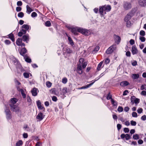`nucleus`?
I'll return each instance as SVG.
<instances>
[{
	"label": "nucleus",
	"instance_id": "338daca9",
	"mask_svg": "<svg viewBox=\"0 0 146 146\" xmlns=\"http://www.w3.org/2000/svg\"><path fill=\"white\" fill-rule=\"evenodd\" d=\"M141 119L145 121L146 119V116L145 115H144L142 116Z\"/></svg>",
	"mask_w": 146,
	"mask_h": 146
},
{
	"label": "nucleus",
	"instance_id": "f257e3e1",
	"mask_svg": "<svg viewBox=\"0 0 146 146\" xmlns=\"http://www.w3.org/2000/svg\"><path fill=\"white\" fill-rule=\"evenodd\" d=\"M84 60L83 58H80L79 59V64H78L77 68V70L78 72L80 74H82L83 71L82 70V68H84L86 66L87 64V62H84Z\"/></svg>",
	"mask_w": 146,
	"mask_h": 146
},
{
	"label": "nucleus",
	"instance_id": "cd10ccee",
	"mask_svg": "<svg viewBox=\"0 0 146 146\" xmlns=\"http://www.w3.org/2000/svg\"><path fill=\"white\" fill-rule=\"evenodd\" d=\"M22 42V40L20 38H18L16 41V44L19 46L20 45V44Z\"/></svg>",
	"mask_w": 146,
	"mask_h": 146
},
{
	"label": "nucleus",
	"instance_id": "4c0bfd02",
	"mask_svg": "<svg viewBox=\"0 0 146 146\" xmlns=\"http://www.w3.org/2000/svg\"><path fill=\"white\" fill-rule=\"evenodd\" d=\"M123 111V108L121 106H119L117 109V111L119 112H122Z\"/></svg>",
	"mask_w": 146,
	"mask_h": 146
},
{
	"label": "nucleus",
	"instance_id": "a18cd8bd",
	"mask_svg": "<svg viewBox=\"0 0 146 146\" xmlns=\"http://www.w3.org/2000/svg\"><path fill=\"white\" fill-rule=\"evenodd\" d=\"M67 79L66 78H63L62 80V82L64 84H66L67 82Z\"/></svg>",
	"mask_w": 146,
	"mask_h": 146
},
{
	"label": "nucleus",
	"instance_id": "a211bd4d",
	"mask_svg": "<svg viewBox=\"0 0 146 146\" xmlns=\"http://www.w3.org/2000/svg\"><path fill=\"white\" fill-rule=\"evenodd\" d=\"M64 51H65L66 52L69 54L72 53V51L68 47L64 48Z\"/></svg>",
	"mask_w": 146,
	"mask_h": 146
},
{
	"label": "nucleus",
	"instance_id": "09e8293b",
	"mask_svg": "<svg viewBox=\"0 0 146 146\" xmlns=\"http://www.w3.org/2000/svg\"><path fill=\"white\" fill-rule=\"evenodd\" d=\"M112 96L110 94V93H109L108 95V96L107 97V99L108 100H109L110 99H112L111 98Z\"/></svg>",
	"mask_w": 146,
	"mask_h": 146
},
{
	"label": "nucleus",
	"instance_id": "ddd939ff",
	"mask_svg": "<svg viewBox=\"0 0 146 146\" xmlns=\"http://www.w3.org/2000/svg\"><path fill=\"white\" fill-rule=\"evenodd\" d=\"M131 52L133 54H137L138 53V51L135 46L134 45L132 46L131 49Z\"/></svg>",
	"mask_w": 146,
	"mask_h": 146
},
{
	"label": "nucleus",
	"instance_id": "a19ab883",
	"mask_svg": "<svg viewBox=\"0 0 146 146\" xmlns=\"http://www.w3.org/2000/svg\"><path fill=\"white\" fill-rule=\"evenodd\" d=\"M140 35L143 36H144L145 35V32L144 31L141 30L140 32Z\"/></svg>",
	"mask_w": 146,
	"mask_h": 146
},
{
	"label": "nucleus",
	"instance_id": "aec40b11",
	"mask_svg": "<svg viewBox=\"0 0 146 146\" xmlns=\"http://www.w3.org/2000/svg\"><path fill=\"white\" fill-rule=\"evenodd\" d=\"M66 35L68 37V40L69 43L72 46H73L74 45V44L72 39L67 34H66Z\"/></svg>",
	"mask_w": 146,
	"mask_h": 146
},
{
	"label": "nucleus",
	"instance_id": "3c124183",
	"mask_svg": "<svg viewBox=\"0 0 146 146\" xmlns=\"http://www.w3.org/2000/svg\"><path fill=\"white\" fill-rule=\"evenodd\" d=\"M143 109L141 108H139L137 110V112L139 113H141L142 112Z\"/></svg>",
	"mask_w": 146,
	"mask_h": 146
},
{
	"label": "nucleus",
	"instance_id": "69168bd1",
	"mask_svg": "<svg viewBox=\"0 0 146 146\" xmlns=\"http://www.w3.org/2000/svg\"><path fill=\"white\" fill-rule=\"evenodd\" d=\"M28 134L27 133H24L23 134V136L25 138H26L28 137Z\"/></svg>",
	"mask_w": 146,
	"mask_h": 146
},
{
	"label": "nucleus",
	"instance_id": "1a4fd4ad",
	"mask_svg": "<svg viewBox=\"0 0 146 146\" xmlns=\"http://www.w3.org/2000/svg\"><path fill=\"white\" fill-rule=\"evenodd\" d=\"M45 115L43 113L39 112L36 117V121H42L44 118Z\"/></svg>",
	"mask_w": 146,
	"mask_h": 146
},
{
	"label": "nucleus",
	"instance_id": "c9c22d12",
	"mask_svg": "<svg viewBox=\"0 0 146 146\" xmlns=\"http://www.w3.org/2000/svg\"><path fill=\"white\" fill-rule=\"evenodd\" d=\"M94 82H95V81H94L93 82H92L91 83L88 84L86 85L85 86L86 89L87 88H89V87H90V86H91L92 85L94 84Z\"/></svg>",
	"mask_w": 146,
	"mask_h": 146
},
{
	"label": "nucleus",
	"instance_id": "ea45409f",
	"mask_svg": "<svg viewBox=\"0 0 146 146\" xmlns=\"http://www.w3.org/2000/svg\"><path fill=\"white\" fill-rule=\"evenodd\" d=\"M23 76L25 78H28L29 76V74L27 72H24L23 73Z\"/></svg>",
	"mask_w": 146,
	"mask_h": 146
},
{
	"label": "nucleus",
	"instance_id": "f03ea898",
	"mask_svg": "<svg viewBox=\"0 0 146 146\" xmlns=\"http://www.w3.org/2000/svg\"><path fill=\"white\" fill-rule=\"evenodd\" d=\"M111 9V6L109 5H104L100 7L99 12L102 17L104 16L106 12L110 11Z\"/></svg>",
	"mask_w": 146,
	"mask_h": 146
},
{
	"label": "nucleus",
	"instance_id": "5fc2aeb1",
	"mask_svg": "<svg viewBox=\"0 0 146 146\" xmlns=\"http://www.w3.org/2000/svg\"><path fill=\"white\" fill-rule=\"evenodd\" d=\"M127 23V27H129L131 25V23L129 21H126Z\"/></svg>",
	"mask_w": 146,
	"mask_h": 146
},
{
	"label": "nucleus",
	"instance_id": "774afa93",
	"mask_svg": "<svg viewBox=\"0 0 146 146\" xmlns=\"http://www.w3.org/2000/svg\"><path fill=\"white\" fill-rule=\"evenodd\" d=\"M141 94L143 96H145L146 95V92L145 91H143L141 92Z\"/></svg>",
	"mask_w": 146,
	"mask_h": 146
},
{
	"label": "nucleus",
	"instance_id": "052dcab7",
	"mask_svg": "<svg viewBox=\"0 0 146 146\" xmlns=\"http://www.w3.org/2000/svg\"><path fill=\"white\" fill-rule=\"evenodd\" d=\"M117 127L118 130H119L121 127V125L119 124H118L117 125Z\"/></svg>",
	"mask_w": 146,
	"mask_h": 146
},
{
	"label": "nucleus",
	"instance_id": "2eb2a0df",
	"mask_svg": "<svg viewBox=\"0 0 146 146\" xmlns=\"http://www.w3.org/2000/svg\"><path fill=\"white\" fill-rule=\"evenodd\" d=\"M18 101V99L15 98H12L11 99L10 104L15 105Z\"/></svg>",
	"mask_w": 146,
	"mask_h": 146
},
{
	"label": "nucleus",
	"instance_id": "37998d69",
	"mask_svg": "<svg viewBox=\"0 0 146 146\" xmlns=\"http://www.w3.org/2000/svg\"><path fill=\"white\" fill-rule=\"evenodd\" d=\"M46 85L48 87L50 88L52 84L50 82H47L46 83Z\"/></svg>",
	"mask_w": 146,
	"mask_h": 146
},
{
	"label": "nucleus",
	"instance_id": "72a5a7b5",
	"mask_svg": "<svg viewBox=\"0 0 146 146\" xmlns=\"http://www.w3.org/2000/svg\"><path fill=\"white\" fill-rule=\"evenodd\" d=\"M133 138L135 140H137L139 138V136L137 134L134 135H133Z\"/></svg>",
	"mask_w": 146,
	"mask_h": 146
},
{
	"label": "nucleus",
	"instance_id": "49530a36",
	"mask_svg": "<svg viewBox=\"0 0 146 146\" xmlns=\"http://www.w3.org/2000/svg\"><path fill=\"white\" fill-rule=\"evenodd\" d=\"M131 124L132 126H135L136 125V122L135 121L131 120Z\"/></svg>",
	"mask_w": 146,
	"mask_h": 146
},
{
	"label": "nucleus",
	"instance_id": "f704fd0d",
	"mask_svg": "<svg viewBox=\"0 0 146 146\" xmlns=\"http://www.w3.org/2000/svg\"><path fill=\"white\" fill-rule=\"evenodd\" d=\"M139 39L142 42H144L145 40V38L143 36H140Z\"/></svg>",
	"mask_w": 146,
	"mask_h": 146
},
{
	"label": "nucleus",
	"instance_id": "423d86ee",
	"mask_svg": "<svg viewBox=\"0 0 146 146\" xmlns=\"http://www.w3.org/2000/svg\"><path fill=\"white\" fill-rule=\"evenodd\" d=\"M79 30V32L81 33L82 34L86 35L88 36L90 34V32L89 30L83 29L80 28V29H78Z\"/></svg>",
	"mask_w": 146,
	"mask_h": 146
},
{
	"label": "nucleus",
	"instance_id": "13d9d810",
	"mask_svg": "<svg viewBox=\"0 0 146 146\" xmlns=\"http://www.w3.org/2000/svg\"><path fill=\"white\" fill-rule=\"evenodd\" d=\"M129 110V108L128 107H126L124 108V110L125 112H127Z\"/></svg>",
	"mask_w": 146,
	"mask_h": 146
},
{
	"label": "nucleus",
	"instance_id": "e2e57ef3",
	"mask_svg": "<svg viewBox=\"0 0 146 146\" xmlns=\"http://www.w3.org/2000/svg\"><path fill=\"white\" fill-rule=\"evenodd\" d=\"M16 11L17 12H19L21 11V8L20 7H17L16 8Z\"/></svg>",
	"mask_w": 146,
	"mask_h": 146
},
{
	"label": "nucleus",
	"instance_id": "dca6fc26",
	"mask_svg": "<svg viewBox=\"0 0 146 146\" xmlns=\"http://www.w3.org/2000/svg\"><path fill=\"white\" fill-rule=\"evenodd\" d=\"M37 104L38 108L39 109L41 110H43L44 111L45 109L42 106L41 103L40 101H37Z\"/></svg>",
	"mask_w": 146,
	"mask_h": 146
},
{
	"label": "nucleus",
	"instance_id": "bb28decb",
	"mask_svg": "<svg viewBox=\"0 0 146 146\" xmlns=\"http://www.w3.org/2000/svg\"><path fill=\"white\" fill-rule=\"evenodd\" d=\"M27 50L25 48H22L20 51V53L21 55L24 56L25 53L26 52Z\"/></svg>",
	"mask_w": 146,
	"mask_h": 146
},
{
	"label": "nucleus",
	"instance_id": "de8ad7c7",
	"mask_svg": "<svg viewBox=\"0 0 146 146\" xmlns=\"http://www.w3.org/2000/svg\"><path fill=\"white\" fill-rule=\"evenodd\" d=\"M141 90H146V85L144 84L142 85L141 87Z\"/></svg>",
	"mask_w": 146,
	"mask_h": 146
},
{
	"label": "nucleus",
	"instance_id": "39448f33",
	"mask_svg": "<svg viewBox=\"0 0 146 146\" xmlns=\"http://www.w3.org/2000/svg\"><path fill=\"white\" fill-rule=\"evenodd\" d=\"M123 8L125 10H128L132 7L131 4L129 2H124L123 5Z\"/></svg>",
	"mask_w": 146,
	"mask_h": 146
},
{
	"label": "nucleus",
	"instance_id": "864d4df0",
	"mask_svg": "<svg viewBox=\"0 0 146 146\" xmlns=\"http://www.w3.org/2000/svg\"><path fill=\"white\" fill-rule=\"evenodd\" d=\"M5 43L7 45H9L11 43V42L10 40H5Z\"/></svg>",
	"mask_w": 146,
	"mask_h": 146
},
{
	"label": "nucleus",
	"instance_id": "4468645a",
	"mask_svg": "<svg viewBox=\"0 0 146 146\" xmlns=\"http://www.w3.org/2000/svg\"><path fill=\"white\" fill-rule=\"evenodd\" d=\"M139 5L141 6L144 7L146 6V1L145 0H140L139 1Z\"/></svg>",
	"mask_w": 146,
	"mask_h": 146
},
{
	"label": "nucleus",
	"instance_id": "5701e85b",
	"mask_svg": "<svg viewBox=\"0 0 146 146\" xmlns=\"http://www.w3.org/2000/svg\"><path fill=\"white\" fill-rule=\"evenodd\" d=\"M129 84V82L127 81H123L120 83V85L122 86H125L128 85Z\"/></svg>",
	"mask_w": 146,
	"mask_h": 146
},
{
	"label": "nucleus",
	"instance_id": "9b49d317",
	"mask_svg": "<svg viewBox=\"0 0 146 146\" xmlns=\"http://www.w3.org/2000/svg\"><path fill=\"white\" fill-rule=\"evenodd\" d=\"M113 37L115 42L117 44H119L121 40L120 37L119 36L116 35H114Z\"/></svg>",
	"mask_w": 146,
	"mask_h": 146
},
{
	"label": "nucleus",
	"instance_id": "8fccbe9b",
	"mask_svg": "<svg viewBox=\"0 0 146 146\" xmlns=\"http://www.w3.org/2000/svg\"><path fill=\"white\" fill-rule=\"evenodd\" d=\"M37 14L35 12H33L32 13L31 15V16L33 17H35L37 16Z\"/></svg>",
	"mask_w": 146,
	"mask_h": 146
},
{
	"label": "nucleus",
	"instance_id": "f8f14e48",
	"mask_svg": "<svg viewBox=\"0 0 146 146\" xmlns=\"http://www.w3.org/2000/svg\"><path fill=\"white\" fill-rule=\"evenodd\" d=\"M131 102H133V104L134 103L133 101H134V103L135 104H138L139 102V100L138 98H135V97L134 96L131 97Z\"/></svg>",
	"mask_w": 146,
	"mask_h": 146
},
{
	"label": "nucleus",
	"instance_id": "c756f323",
	"mask_svg": "<svg viewBox=\"0 0 146 146\" xmlns=\"http://www.w3.org/2000/svg\"><path fill=\"white\" fill-rule=\"evenodd\" d=\"M9 38L13 41L14 42L15 41V39L14 38V36L13 34L11 33L9 34Z\"/></svg>",
	"mask_w": 146,
	"mask_h": 146
},
{
	"label": "nucleus",
	"instance_id": "f3484780",
	"mask_svg": "<svg viewBox=\"0 0 146 146\" xmlns=\"http://www.w3.org/2000/svg\"><path fill=\"white\" fill-rule=\"evenodd\" d=\"M17 90L18 91L21 92L23 97V98H25L26 96L25 94L24 93V90L22 89H20L19 88H17Z\"/></svg>",
	"mask_w": 146,
	"mask_h": 146
},
{
	"label": "nucleus",
	"instance_id": "0e129e2a",
	"mask_svg": "<svg viewBox=\"0 0 146 146\" xmlns=\"http://www.w3.org/2000/svg\"><path fill=\"white\" fill-rule=\"evenodd\" d=\"M110 60L109 58H107L106 59L105 61V63L106 64H108L110 62Z\"/></svg>",
	"mask_w": 146,
	"mask_h": 146
},
{
	"label": "nucleus",
	"instance_id": "680f3d73",
	"mask_svg": "<svg viewBox=\"0 0 146 146\" xmlns=\"http://www.w3.org/2000/svg\"><path fill=\"white\" fill-rule=\"evenodd\" d=\"M52 100L54 102H56L57 100V98L55 96H53L52 98Z\"/></svg>",
	"mask_w": 146,
	"mask_h": 146
},
{
	"label": "nucleus",
	"instance_id": "7ed1b4c3",
	"mask_svg": "<svg viewBox=\"0 0 146 146\" xmlns=\"http://www.w3.org/2000/svg\"><path fill=\"white\" fill-rule=\"evenodd\" d=\"M11 59L12 62L16 66L18 72L19 73H21V72L24 71V69L17 59L14 57H12Z\"/></svg>",
	"mask_w": 146,
	"mask_h": 146
},
{
	"label": "nucleus",
	"instance_id": "412c9836",
	"mask_svg": "<svg viewBox=\"0 0 146 146\" xmlns=\"http://www.w3.org/2000/svg\"><path fill=\"white\" fill-rule=\"evenodd\" d=\"M27 12L29 14L30 13L33 11V10L28 5H27L26 6Z\"/></svg>",
	"mask_w": 146,
	"mask_h": 146
},
{
	"label": "nucleus",
	"instance_id": "0eeeda50",
	"mask_svg": "<svg viewBox=\"0 0 146 146\" xmlns=\"http://www.w3.org/2000/svg\"><path fill=\"white\" fill-rule=\"evenodd\" d=\"M116 48V45L115 44L113 45L108 48L106 51V53L107 54H110Z\"/></svg>",
	"mask_w": 146,
	"mask_h": 146
},
{
	"label": "nucleus",
	"instance_id": "4d7b16f0",
	"mask_svg": "<svg viewBox=\"0 0 146 146\" xmlns=\"http://www.w3.org/2000/svg\"><path fill=\"white\" fill-rule=\"evenodd\" d=\"M22 5V2L21 1H18L17 3V5L18 6H21Z\"/></svg>",
	"mask_w": 146,
	"mask_h": 146
},
{
	"label": "nucleus",
	"instance_id": "6e6d98bb",
	"mask_svg": "<svg viewBox=\"0 0 146 146\" xmlns=\"http://www.w3.org/2000/svg\"><path fill=\"white\" fill-rule=\"evenodd\" d=\"M129 42L131 45H133L135 43V41L133 39H131L130 40Z\"/></svg>",
	"mask_w": 146,
	"mask_h": 146
},
{
	"label": "nucleus",
	"instance_id": "9d476101",
	"mask_svg": "<svg viewBox=\"0 0 146 146\" xmlns=\"http://www.w3.org/2000/svg\"><path fill=\"white\" fill-rule=\"evenodd\" d=\"M79 29H80V28L79 27L72 28L71 29V31L74 35H77L78 34V32H79Z\"/></svg>",
	"mask_w": 146,
	"mask_h": 146
},
{
	"label": "nucleus",
	"instance_id": "b1692460",
	"mask_svg": "<svg viewBox=\"0 0 146 146\" xmlns=\"http://www.w3.org/2000/svg\"><path fill=\"white\" fill-rule=\"evenodd\" d=\"M29 36L28 35H24L23 36L22 38L23 40L24 41H27L29 40Z\"/></svg>",
	"mask_w": 146,
	"mask_h": 146
},
{
	"label": "nucleus",
	"instance_id": "e433bc0d",
	"mask_svg": "<svg viewBox=\"0 0 146 146\" xmlns=\"http://www.w3.org/2000/svg\"><path fill=\"white\" fill-rule=\"evenodd\" d=\"M24 15L23 13L22 12H20L18 13V16L21 18H22L24 16Z\"/></svg>",
	"mask_w": 146,
	"mask_h": 146
},
{
	"label": "nucleus",
	"instance_id": "6ab92c4d",
	"mask_svg": "<svg viewBox=\"0 0 146 146\" xmlns=\"http://www.w3.org/2000/svg\"><path fill=\"white\" fill-rule=\"evenodd\" d=\"M139 74H133L131 75V78L133 79H137L139 77Z\"/></svg>",
	"mask_w": 146,
	"mask_h": 146
},
{
	"label": "nucleus",
	"instance_id": "bf43d9fd",
	"mask_svg": "<svg viewBox=\"0 0 146 146\" xmlns=\"http://www.w3.org/2000/svg\"><path fill=\"white\" fill-rule=\"evenodd\" d=\"M129 131V129L127 128H125L124 129V131L125 133H128Z\"/></svg>",
	"mask_w": 146,
	"mask_h": 146
},
{
	"label": "nucleus",
	"instance_id": "79ce46f5",
	"mask_svg": "<svg viewBox=\"0 0 146 146\" xmlns=\"http://www.w3.org/2000/svg\"><path fill=\"white\" fill-rule=\"evenodd\" d=\"M45 25L47 27H50L51 25L50 22L49 21H46L45 23Z\"/></svg>",
	"mask_w": 146,
	"mask_h": 146
},
{
	"label": "nucleus",
	"instance_id": "20e7f679",
	"mask_svg": "<svg viewBox=\"0 0 146 146\" xmlns=\"http://www.w3.org/2000/svg\"><path fill=\"white\" fill-rule=\"evenodd\" d=\"M5 111L6 114V118L7 119L9 120L12 117L11 113L10 111L9 108L5 107Z\"/></svg>",
	"mask_w": 146,
	"mask_h": 146
},
{
	"label": "nucleus",
	"instance_id": "393cba45",
	"mask_svg": "<svg viewBox=\"0 0 146 146\" xmlns=\"http://www.w3.org/2000/svg\"><path fill=\"white\" fill-rule=\"evenodd\" d=\"M23 142L21 140H19L16 143V146H22Z\"/></svg>",
	"mask_w": 146,
	"mask_h": 146
},
{
	"label": "nucleus",
	"instance_id": "c03bdc74",
	"mask_svg": "<svg viewBox=\"0 0 146 146\" xmlns=\"http://www.w3.org/2000/svg\"><path fill=\"white\" fill-rule=\"evenodd\" d=\"M99 46H96L93 51V52L94 53V52H97L99 49Z\"/></svg>",
	"mask_w": 146,
	"mask_h": 146
},
{
	"label": "nucleus",
	"instance_id": "473e14b6",
	"mask_svg": "<svg viewBox=\"0 0 146 146\" xmlns=\"http://www.w3.org/2000/svg\"><path fill=\"white\" fill-rule=\"evenodd\" d=\"M111 101L112 104L114 106H117V102L113 100V99H111Z\"/></svg>",
	"mask_w": 146,
	"mask_h": 146
},
{
	"label": "nucleus",
	"instance_id": "58836bf2",
	"mask_svg": "<svg viewBox=\"0 0 146 146\" xmlns=\"http://www.w3.org/2000/svg\"><path fill=\"white\" fill-rule=\"evenodd\" d=\"M132 115L133 117H137L138 116L137 113L135 112H133L132 113Z\"/></svg>",
	"mask_w": 146,
	"mask_h": 146
},
{
	"label": "nucleus",
	"instance_id": "4be33fe9",
	"mask_svg": "<svg viewBox=\"0 0 146 146\" xmlns=\"http://www.w3.org/2000/svg\"><path fill=\"white\" fill-rule=\"evenodd\" d=\"M31 93L33 96H35L37 95V89L36 88H34L31 91Z\"/></svg>",
	"mask_w": 146,
	"mask_h": 146
},
{
	"label": "nucleus",
	"instance_id": "2f4dec72",
	"mask_svg": "<svg viewBox=\"0 0 146 146\" xmlns=\"http://www.w3.org/2000/svg\"><path fill=\"white\" fill-rule=\"evenodd\" d=\"M22 28L25 29L26 30H28L29 29V26L27 25H24L22 27Z\"/></svg>",
	"mask_w": 146,
	"mask_h": 146
},
{
	"label": "nucleus",
	"instance_id": "6e6552de",
	"mask_svg": "<svg viewBox=\"0 0 146 146\" xmlns=\"http://www.w3.org/2000/svg\"><path fill=\"white\" fill-rule=\"evenodd\" d=\"M9 105L11 110L15 112L19 111V108L16 105H13L12 104H10Z\"/></svg>",
	"mask_w": 146,
	"mask_h": 146
},
{
	"label": "nucleus",
	"instance_id": "c85d7f7f",
	"mask_svg": "<svg viewBox=\"0 0 146 146\" xmlns=\"http://www.w3.org/2000/svg\"><path fill=\"white\" fill-rule=\"evenodd\" d=\"M102 64L103 62H101L98 64L97 68V69L99 71L103 67V66H102Z\"/></svg>",
	"mask_w": 146,
	"mask_h": 146
},
{
	"label": "nucleus",
	"instance_id": "603ef678",
	"mask_svg": "<svg viewBox=\"0 0 146 146\" xmlns=\"http://www.w3.org/2000/svg\"><path fill=\"white\" fill-rule=\"evenodd\" d=\"M125 138L127 140H129V139H130V135L128 134H127L126 135H125Z\"/></svg>",
	"mask_w": 146,
	"mask_h": 146
},
{
	"label": "nucleus",
	"instance_id": "a878e982",
	"mask_svg": "<svg viewBox=\"0 0 146 146\" xmlns=\"http://www.w3.org/2000/svg\"><path fill=\"white\" fill-rule=\"evenodd\" d=\"M131 18V16L129 14H128L125 16V19L124 21H129Z\"/></svg>",
	"mask_w": 146,
	"mask_h": 146
},
{
	"label": "nucleus",
	"instance_id": "7c9ffc66",
	"mask_svg": "<svg viewBox=\"0 0 146 146\" xmlns=\"http://www.w3.org/2000/svg\"><path fill=\"white\" fill-rule=\"evenodd\" d=\"M24 59H25V60L27 62L30 63L31 62V59L29 58V57L25 56L24 57Z\"/></svg>",
	"mask_w": 146,
	"mask_h": 146
}]
</instances>
